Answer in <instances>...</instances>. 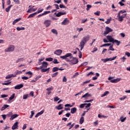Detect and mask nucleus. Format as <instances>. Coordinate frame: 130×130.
Segmentation results:
<instances>
[{"label":"nucleus","mask_w":130,"mask_h":130,"mask_svg":"<svg viewBox=\"0 0 130 130\" xmlns=\"http://www.w3.org/2000/svg\"><path fill=\"white\" fill-rule=\"evenodd\" d=\"M62 59H66V61H72V64H77L79 62V59L76 57H73V55L71 53H68L64 56L60 57Z\"/></svg>","instance_id":"1"},{"label":"nucleus","mask_w":130,"mask_h":130,"mask_svg":"<svg viewBox=\"0 0 130 130\" xmlns=\"http://www.w3.org/2000/svg\"><path fill=\"white\" fill-rule=\"evenodd\" d=\"M90 40V35H87L86 36H84L81 40L79 46L80 47V50L82 51L84 49V47H85V44L88 42Z\"/></svg>","instance_id":"2"},{"label":"nucleus","mask_w":130,"mask_h":130,"mask_svg":"<svg viewBox=\"0 0 130 130\" xmlns=\"http://www.w3.org/2000/svg\"><path fill=\"white\" fill-rule=\"evenodd\" d=\"M15 50V46L10 45L8 47L5 49V52H13Z\"/></svg>","instance_id":"3"},{"label":"nucleus","mask_w":130,"mask_h":130,"mask_svg":"<svg viewBox=\"0 0 130 130\" xmlns=\"http://www.w3.org/2000/svg\"><path fill=\"white\" fill-rule=\"evenodd\" d=\"M44 25L46 26V28L49 27L51 25V20L48 19L44 21Z\"/></svg>","instance_id":"4"},{"label":"nucleus","mask_w":130,"mask_h":130,"mask_svg":"<svg viewBox=\"0 0 130 130\" xmlns=\"http://www.w3.org/2000/svg\"><path fill=\"white\" fill-rule=\"evenodd\" d=\"M113 30L108 26L106 27L105 30L104 32V35H107L110 32H112Z\"/></svg>","instance_id":"5"},{"label":"nucleus","mask_w":130,"mask_h":130,"mask_svg":"<svg viewBox=\"0 0 130 130\" xmlns=\"http://www.w3.org/2000/svg\"><path fill=\"white\" fill-rule=\"evenodd\" d=\"M24 85L23 84H18L14 87V89H15V90H20V89H22Z\"/></svg>","instance_id":"6"},{"label":"nucleus","mask_w":130,"mask_h":130,"mask_svg":"<svg viewBox=\"0 0 130 130\" xmlns=\"http://www.w3.org/2000/svg\"><path fill=\"white\" fill-rule=\"evenodd\" d=\"M48 66L47 62L44 61L42 63V66L40 67V69H45Z\"/></svg>","instance_id":"7"},{"label":"nucleus","mask_w":130,"mask_h":130,"mask_svg":"<svg viewBox=\"0 0 130 130\" xmlns=\"http://www.w3.org/2000/svg\"><path fill=\"white\" fill-rule=\"evenodd\" d=\"M18 124H19V122H16L15 123H14V124L12 127V129L13 130L18 129Z\"/></svg>","instance_id":"8"},{"label":"nucleus","mask_w":130,"mask_h":130,"mask_svg":"<svg viewBox=\"0 0 130 130\" xmlns=\"http://www.w3.org/2000/svg\"><path fill=\"white\" fill-rule=\"evenodd\" d=\"M119 13H120V16L123 18V19H124L126 17V14L124 13H125V11H123L122 10L120 11Z\"/></svg>","instance_id":"9"},{"label":"nucleus","mask_w":130,"mask_h":130,"mask_svg":"<svg viewBox=\"0 0 130 130\" xmlns=\"http://www.w3.org/2000/svg\"><path fill=\"white\" fill-rule=\"evenodd\" d=\"M70 23V20L68 18H65L64 20L61 22V25H68Z\"/></svg>","instance_id":"10"},{"label":"nucleus","mask_w":130,"mask_h":130,"mask_svg":"<svg viewBox=\"0 0 130 130\" xmlns=\"http://www.w3.org/2000/svg\"><path fill=\"white\" fill-rule=\"evenodd\" d=\"M107 38L108 40H109V42H112V43H113V42L114 41V39H113V38H112V36H107Z\"/></svg>","instance_id":"11"},{"label":"nucleus","mask_w":130,"mask_h":130,"mask_svg":"<svg viewBox=\"0 0 130 130\" xmlns=\"http://www.w3.org/2000/svg\"><path fill=\"white\" fill-rule=\"evenodd\" d=\"M36 11H37V8H30L27 11V13H32V12H35Z\"/></svg>","instance_id":"12"},{"label":"nucleus","mask_w":130,"mask_h":130,"mask_svg":"<svg viewBox=\"0 0 130 130\" xmlns=\"http://www.w3.org/2000/svg\"><path fill=\"white\" fill-rule=\"evenodd\" d=\"M118 21L119 22H122L123 21V18L120 16V12H119L117 14Z\"/></svg>","instance_id":"13"},{"label":"nucleus","mask_w":130,"mask_h":130,"mask_svg":"<svg viewBox=\"0 0 130 130\" xmlns=\"http://www.w3.org/2000/svg\"><path fill=\"white\" fill-rule=\"evenodd\" d=\"M62 53V50H57L54 52V54H56V55H60Z\"/></svg>","instance_id":"14"},{"label":"nucleus","mask_w":130,"mask_h":130,"mask_svg":"<svg viewBox=\"0 0 130 130\" xmlns=\"http://www.w3.org/2000/svg\"><path fill=\"white\" fill-rule=\"evenodd\" d=\"M66 14H67V13H66L65 12H59L56 14V17H60L61 16H63V15H66Z\"/></svg>","instance_id":"15"},{"label":"nucleus","mask_w":130,"mask_h":130,"mask_svg":"<svg viewBox=\"0 0 130 130\" xmlns=\"http://www.w3.org/2000/svg\"><path fill=\"white\" fill-rule=\"evenodd\" d=\"M19 116V115L15 114H12L11 117H10V120H13L14 118H16Z\"/></svg>","instance_id":"16"},{"label":"nucleus","mask_w":130,"mask_h":130,"mask_svg":"<svg viewBox=\"0 0 130 130\" xmlns=\"http://www.w3.org/2000/svg\"><path fill=\"white\" fill-rule=\"evenodd\" d=\"M120 80H121V79L117 78V79L111 80L110 81V82H111V83H117V82H119L120 81Z\"/></svg>","instance_id":"17"},{"label":"nucleus","mask_w":130,"mask_h":130,"mask_svg":"<svg viewBox=\"0 0 130 130\" xmlns=\"http://www.w3.org/2000/svg\"><path fill=\"white\" fill-rule=\"evenodd\" d=\"M76 112H77V108L74 107L71 109V113L72 114H75Z\"/></svg>","instance_id":"18"},{"label":"nucleus","mask_w":130,"mask_h":130,"mask_svg":"<svg viewBox=\"0 0 130 130\" xmlns=\"http://www.w3.org/2000/svg\"><path fill=\"white\" fill-rule=\"evenodd\" d=\"M55 108L57 110H61V109H63V107H62V104H59L58 106H56Z\"/></svg>","instance_id":"19"},{"label":"nucleus","mask_w":130,"mask_h":130,"mask_svg":"<svg viewBox=\"0 0 130 130\" xmlns=\"http://www.w3.org/2000/svg\"><path fill=\"white\" fill-rule=\"evenodd\" d=\"M115 43L116 45L118 46L120 44V41L117 40H114V41L113 42V44H114Z\"/></svg>","instance_id":"20"},{"label":"nucleus","mask_w":130,"mask_h":130,"mask_svg":"<svg viewBox=\"0 0 130 130\" xmlns=\"http://www.w3.org/2000/svg\"><path fill=\"white\" fill-rule=\"evenodd\" d=\"M20 20H22V18H17V19L14 20L12 23L13 25H15L16 23H18L19 22V21H20Z\"/></svg>","instance_id":"21"},{"label":"nucleus","mask_w":130,"mask_h":130,"mask_svg":"<svg viewBox=\"0 0 130 130\" xmlns=\"http://www.w3.org/2000/svg\"><path fill=\"white\" fill-rule=\"evenodd\" d=\"M43 11H44V9L43 8H39L38 9L37 12H36V13L37 14H40V13H42V12H43Z\"/></svg>","instance_id":"22"},{"label":"nucleus","mask_w":130,"mask_h":130,"mask_svg":"<svg viewBox=\"0 0 130 130\" xmlns=\"http://www.w3.org/2000/svg\"><path fill=\"white\" fill-rule=\"evenodd\" d=\"M88 97H90V94H89L88 92L85 93L84 95H83L82 96V98H88Z\"/></svg>","instance_id":"23"},{"label":"nucleus","mask_w":130,"mask_h":130,"mask_svg":"<svg viewBox=\"0 0 130 130\" xmlns=\"http://www.w3.org/2000/svg\"><path fill=\"white\" fill-rule=\"evenodd\" d=\"M108 94H109V91H106L101 95V97H105V96H107V95H108Z\"/></svg>","instance_id":"24"},{"label":"nucleus","mask_w":130,"mask_h":130,"mask_svg":"<svg viewBox=\"0 0 130 130\" xmlns=\"http://www.w3.org/2000/svg\"><path fill=\"white\" fill-rule=\"evenodd\" d=\"M13 7V5H10L9 6L8 8H6V12H7V13H9V12H10V10H11V8H12Z\"/></svg>","instance_id":"25"},{"label":"nucleus","mask_w":130,"mask_h":130,"mask_svg":"<svg viewBox=\"0 0 130 130\" xmlns=\"http://www.w3.org/2000/svg\"><path fill=\"white\" fill-rule=\"evenodd\" d=\"M58 71V67H54L52 69V73H55V72H57Z\"/></svg>","instance_id":"26"},{"label":"nucleus","mask_w":130,"mask_h":130,"mask_svg":"<svg viewBox=\"0 0 130 130\" xmlns=\"http://www.w3.org/2000/svg\"><path fill=\"white\" fill-rule=\"evenodd\" d=\"M51 31L52 33H53V34H55V35H57L58 33H57V30H56V29H52Z\"/></svg>","instance_id":"27"},{"label":"nucleus","mask_w":130,"mask_h":130,"mask_svg":"<svg viewBox=\"0 0 130 130\" xmlns=\"http://www.w3.org/2000/svg\"><path fill=\"white\" fill-rule=\"evenodd\" d=\"M126 98H127V96L123 95L122 97L119 98V100H120L121 101H123V100H125V99H126Z\"/></svg>","instance_id":"28"},{"label":"nucleus","mask_w":130,"mask_h":130,"mask_svg":"<svg viewBox=\"0 0 130 130\" xmlns=\"http://www.w3.org/2000/svg\"><path fill=\"white\" fill-rule=\"evenodd\" d=\"M122 3H125V1L121 0V2H119V5H120V6H121V7L124 6V4H123Z\"/></svg>","instance_id":"29"},{"label":"nucleus","mask_w":130,"mask_h":130,"mask_svg":"<svg viewBox=\"0 0 130 130\" xmlns=\"http://www.w3.org/2000/svg\"><path fill=\"white\" fill-rule=\"evenodd\" d=\"M36 15H37V13H36V12L34 13L31 14H30V15L28 16V17H27V19H29V18H33V17H34V16H35Z\"/></svg>","instance_id":"30"},{"label":"nucleus","mask_w":130,"mask_h":130,"mask_svg":"<svg viewBox=\"0 0 130 130\" xmlns=\"http://www.w3.org/2000/svg\"><path fill=\"white\" fill-rule=\"evenodd\" d=\"M15 98V93H13L12 95L9 98L8 101H11V100H13Z\"/></svg>","instance_id":"31"},{"label":"nucleus","mask_w":130,"mask_h":130,"mask_svg":"<svg viewBox=\"0 0 130 130\" xmlns=\"http://www.w3.org/2000/svg\"><path fill=\"white\" fill-rule=\"evenodd\" d=\"M79 122L80 124H83V123L84 122V117H81Z\"/></svg>","instance_id":"32"},{"label":"nucleus","mask_w":130,"mask_h":130,"mask_svg":"<svg viewBox=\"0 0 130 130\" xmlns=\"http://www.w3.org/2000/svg\"><path fill=\"white\" fill-rule=\"evenodd\" d=\"M45 60H46V61H52V60H53V58H52V57L47 58L45 59Z\"/></svg>","instance_id":"33"},{"label":"nucleus","mask_w":130,"mask_h":130,"mask_svg":"<svg viewBox=\"0 0 130 130\" xmlns=\"http://www.w3.org/2000/svg\"><path fill=\"white\" fill-rule=\"evenodd\" d=\"M91 8H92V6L90 5H87L86 6V11H89L90 10V9H91Z\"/></svg>","instance_id":"34"},{"label":"nucleus","mask_w":130,"mask_h":130,"mask_svg":"<svg viewBox=\"0 0 130 130\" xmlns=\"http://www.w3.org/2000/svg\"><path fill=\"white\" fill-rule=\"evenodd\" d=\"M16 29L17 30V31H21V30H25V27H17L16 28Z\"/></svg>","instance_id":"35"},{"label":"nucleus","mask_w":130,"mask_h":130,"mask_svg":"<svg viewBox=\"0 0 130 130\" xmlns=\"http://www.w3.org/2000/svg\"><path fill=\"white\" fill-rule=\"evenodd\" d=\"M126 119V117L123 118V117H120V120L121 122H124V121Z\"/></svg>","instance_id":"36"},{"label":"nucleus","mask_w":130,"mask_h":130,"mask_svg":"<svg viewBox=\"0 0 130 130\" xmlns=\"http://www.w3.org/2000/svg\"><path fill=\"white\" fill-rule=\"evenodd\" d=\"M116 57H117V56H116L112 57V58H108L109 61H111L112 60H114V59H115V58H116Z\"/></svg>","instance_id":"37"},{"label":"nucleus","mask_w":130,"mask_h":130,"mask_svg":"<svg viewBox=\"0 0 130 130\" xmlns=\"http://www.w3.org/2000/svg\"><path fill=\"white\" fill-rule=\"evenodd\" d=\"M14 74H15V75H21V74H22V72L20 71L19 70L16 71Z\"/></svg>","instance_id":"38"},{"label":"nucleus","mask_w":130,"mask_h":130,"mask_svg":"<svg viewBox=\"0 0 130 130\" xmlns=\"http://www.w3.org/2000/svg\"><path fill=\"white\" fill-rule=\"evenodd\" d=\"M108 50H112V51H114V48H113V45H112L109 47Z\"/></svg>","instance_id":"39"},{"label":"nucleus","mask_w":130,"mask_h":130,"mask_svg":"<svg viewBox=\"0 0 130 130\" xmlns=\"http://www.w3.org/2000/svg\"><path fill=\"white\" fill-rule=\"evenodd\" d=\"M58 75V72H56L52 75V78H55Z\"/></svg>","instance_id":"40"},{"label":"nucleus","mask_w":130,"mask_h":130,"mask_svg":"<svg viewBox=\"0 0 130 130\" xmlns=\"http://www.w3.org/2000/svg\"><path fill=\"white\" fill-rule=\"evenodd\" d=\"M111 20H112L111 17H110V19H108L107 21H105L106 24H109L111 21Z\"/></svg>","instance_id":"41"},{"label":"nucleus","mask_w":130,"mask_h":130,"mask_svg":"<svg viewBox=\"0 0 130 130\" xmlns=\"http://www.w3.org/2000/svg\"><path fill=\"white\" fill-rule=\"evenodd\" d=\"M45 111V110H42L41 112H38V114H39V115H42V114H43V113H44V112Z\"/></svg>","instance_id":"42"},{"label":"nucleus","mask_w":130,"mask_h":130,"mask_svg":"<svg viewBox=\"0 0 130 130\" xmlns=\"http://www.w3.org/2000/svg\"><path fill=\"white\" fill-rule=\"evenodd\" d=\"M59 8L60 9H67V7H66L64 5H63L62 4H60L59 5Z\"/></svg>","instance_id":"43"},{"label":"nucleus","mask_w":130,"mask_h":130,"mask_svg":"<svg viewBox=\"0 0 130 130\" xmlns=\"http://www.w3.org/2000/svg\"><path fill=\"white\" fill-rule=\"evenodd\" d=\"M102 61H103V62H107V61H109L108 58H107L106 59H101Z\"/></svg>","instance_id":"44"},{"label":"nucleus","mask_w":130,"mask_h":130,"mask_svg":"<svg viewBox=\"0 0 130 130\" xmlns=\"http://www.w3.org/2000/svg\"><path fill=\"white\" fill-rule=\"evenodd\" d=\"M110 45H111V44H105L101 46V47H104V46H110Z\"/></svg>","instance_id":"45"},{"label":"nucleus","mask_w":130,"mask_h":130,"mask_svg":"<svg viewBox=\"0 0 130 130\" xmlns=\"http://www.w3.org/2000/svg\"><path fill=\"white\" fill-rule=\"evenodd\" d=\"M59 100V98H58V96H56L54 98V102H57Z\"/></svg>","instance_id":"46"},{"label":"nucleus","mask_w":130,"mask_h":130,"mask_svg":"<svg viewBox=\"0 0 130 130\" xmlns=\"http://www.w3.org/2000/svg\"><path fill=\"white\" fill-rule=\"evenodd\" d=\"M68 80L67 79V77H66V76H64L63 77V79H62V82H63V83H67V81Z\"/></svg>","instance_id":"47"},{"label":"nucleus","mask_w":130,"mask_h":130,"mask_svg":"<svg viewBox=\"0 0 130 130\" xmlns=\"http://www.w3.org/2000/svg\"><path fill=\"white\" fill-rule=\"evenodd\" d=\"M20 61H23V58H18L16 60V63H18V62H20Z\"/></svg>","instance_id":"48"},{"label":"nucleus","mask_w":130,"mask_h":130,"mask_svg":"<svg viewBox=\"0 0 130 130\" xmlns=\"http://www.w3.org/2000/svg\"><path fill=\"white\" fill-rule=\"evenodd\" d=\"M100 11H97L96 12H94V14L96 15V16H100Z\"/></svg>","instance_id":"49"},{"label":"nucleus","mask_w":130,"mask_h":130,"mask_svg":"<svg viewBox=\"0 0 130 130\" xmlns=\"http://www.w3.org/2000/svg\"><path fill=\"white\" fill-rule=\"evenodd\" d=\"M82 56H83V54H82V52H81V51H79V58H82Z\"/></svg>","instance_id":"50"},{"label":"nucleus","mask_w":130,"mask_h":130,"mask_svg":"<svg viewBox=\"0 0 130 130\" xmlns=\"http://www.w3.org/2000/svg\"><path fill=\"white\" fill-rule=\"evenodd\" d=\"M51 90H53V87L51 86L50 87H48L46 89L47 91H51Z\"/></svg>","instance_id":"51"},{"label":"nucleus","mask_w":130,"mask_h":130,"mask_svg":"<svg viewBox=\"0 0 130 130\" xmlns=\"http://www.w3.org/2000/svg\"><path fill=\"white\" fill-rule=\"evenodd\" d=\"M41 72H42V73H46V72H47V70L46 69H41Z\"/></svg>","instance_id":"52"},{"label":"nucleus","mask_w":130,"mask_h":130,"mask_svg":"<svg viewBox=\"0 0 130 130\" xmlns=\"http://www.w3.org/2000/svg\"><path fill=\"white\" fill-rule=\"evenodd\" d=\"M79 75V72H76L75 74L73 76L72 78H76V77H78Z\"/></svg>","instance_id":"53"},{"label":"nucleus","mask_w":130,"mask_h":130,"mask_svg":"<svg viewBox=\"0 0 130 130\" xmlns=\"http://www.w3.org/2000/svg\"><path fill=\"white\" fill-rule=\"evenodd\" d=\"M8 95H7V94H2L1 95V97H0V98H6V97H8Z\"/></svg>","instance_id":"54"},{"label":"nucleus","mask_w":130,"mask_h":130,"mask_svg":"<svg viewBox=\"0 0 130 130\" xmlns=\"http://www.w3.org/2000/svg\"><path fill=\"white\" fill-rule=\"evenodd\" d=\"M44 16L47 15L48 14H50V11H45L43 13Z\"/></svg>","instance_id":"55"},{"label":"nucleus","mask_w":130,"mask_h":130,"mask_svg":"<svg viewBox=\"0 0 130 130\" xmlns=\"http://www.w3.org/2000/svg\"><path fill=\"white\" fill-rule=\"evenodd\" d=\"M53 6H55L56 10H59V6L57 4H54Z\"/></svg>","instance_id":"56"},{"label":"nucleus","mask_w":130,"mask_h":130,"mask_svg":"<svg viewBox=\"0 0 130 130\" xmlns=\"http://www.w3.org/2000/svg\"><path fill=\"white\" fill-rule=\"evenodd\" d=\"M85 105H86L85 106V108H88V107H90V106H91V103H88V104H85Z\"/></svg>","instance_id":"57"},{"label":"nucleus","mask_w":130,"mask_h":130,"mask_svg":"<svg viewBox=\"0 0 130 130\" xmlns=\"http://www.w3.org/2000/svg\"><path fill=\"white\" fill-rule=\"evenodd\" d=\"M12 114H13V113L12 112H10L9 114H7L6 115V116H7V117H11Z\"/></svg>","instance_id":"58"},{"label":"nucleus","mask_w":130,"mask_h":130,"mask_svg":"<svg viewBox=\"0 0 130 130\" xmlns=\"http://www.w3.org/2000/svg\"><path fill=\"white\" fill-rule=\"evenodd\" d=\"M88 64V62H84L81 64V66H83L84 67H86Z\"/></svg>","instance_id":"59"},{"label":"nucleus","mask_w":130,"mask_h":130,"mask_svg":"<svg viewBox=\"0 0 130 130\" xmlns=\"http://www.w3.org/2000/svg\"><path fill=\"white\" fill-rule=\"evenodd\" d=\"M85 104H82L79 106L80 108H84L85 107Z\"/></svg>","instance_id":"60"},{"label":"nucleus","mask_w":130,"mask_h":130,"mask_svg":"<svg viewBox=\"0 0 130 130\" xmlns=\"http://www.w3.org/2000/svg\"><path fill=\"white\" fill-rule=\"evenodd\" d=\"M98 50V49L96 47H94L93 48V50L91 51V52L94 53Z\"/></svg>","instance_id":"61"},{"label":"nucleus","mask_w":130,"mask_h":130,"mask_svg":"<svg viewBox=\"0 0 130 130\" xmlns=\"http://www.w3.org/2000/svg\"><path fill=\"white\" fill-rule=\"evenodd\" d=\"M53 63L56 64V63H59V62H58V61H57V60L56 59H54V61H53Z\"/></svg>","instance_id":"62"},{"label":"nucleus","mask_w":130,"mask_h":130,"mask_svg":"<svg viewBox=\"0 0 130 130\" xmlns=\"http://www.w3.org/2000/svg\"><path fill=\"white\" fill-rule=\"evenodd\" d=\"M21 79H22V80H28L29 78L27 76H23L21 78Z\"/></svg>","instance_id":"63"},{"label":"nucleus","mask_w":130,"mask_h":130,"mask_svg":"<svg viewBox=\"0 0 130 130\" xmlns=\"http://www.w3.org/2000/svg\"><path fill=\"white\" fill-rule=\"evenodd\" d=\"M28 98V94H24L23 96V99H27Z\"/></svg>","instance_id":"64"}]
</instances>
